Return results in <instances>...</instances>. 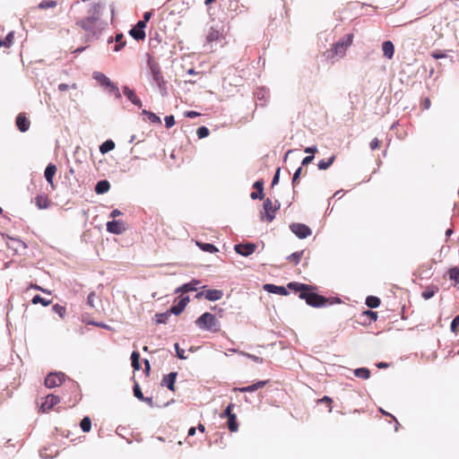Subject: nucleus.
Returning a JSON list of instances; mask_svg holds the SVG:
<instances>
[{
  "label": "nucleus",
  "instance_id": "obj_1",
  "mask_svg": "<svg viewBox=\"0 0 459 459\" xmlns=\"http://www.w3.org/2000/svg\"><path fill=\"white\" fill-rule=\"evenodd\" d=\"M288 288L294 290L295 292H299V297L301 299H305L307 305L314 307H321L326 305H333V303L341 302L339 298L329 299L314 292L316 288L305 283L292 281L288 284Z\"/></svg>",
  "mask_w": 459,
  "mask_h": 459
},
{
  "label": "nucleus",
  "instance_id": "obj_2",
  "mask_svg": "<svg viewBox=\"0 0 459 459\" xmlns=\"http://www.w3.org/2000/svg\"><path fill=\"white\" fill-rule=\"evenodd\" d=\"M76 25L86 32L87 39L92 38L100 33L101 26L99 7L94 5L92 10L90 11V15L77 21Z\"/></svg>",
  "mask_w": 459,
  "mask_h": 459
},
{
  "label": "nucleus",
  "instance_id": "obj_3",
  "mask_svg": "<svg viewBox=\"0 0 459 459\" xmlns=\"http://www.w3.org/2000/svg\"><path fill=\"white\" fill-rule=\"evenodd\" d=\"M353 34L345 35L337 41L331 49H327L323 53V56L326 59H333L334 57H342L345 56L347 48L352 44Z\"/></svg>",
  "mask_w": 459,
  "mask_h": 459
},
{
  "label": "nucleus",
  "instance_id": "obj_4",
  "mask_svg": "<svg viewBox=\"0 0 459 459\" xmlns=\"http://www.w3.org/2000/svg\"><path fill=\"white\" fill-rule=\"evenodd\" d=\"M195 324L199 328L213 333L219 332L221 327L220 322L216 316L208 312H205L201 316H199L195 320Z\"/></svg>",
  "mask_w": 459,
  "mask_h": 459
},
{
  "label": "nucleus",
  "instance_id": "obj_5",
  "mask_svg": "<svg viewBox=\"0 0 459 459\" xmlns=\"http://www.w3.org/2000/svg\"><path fill=\"white\" fill-rule=\"evenodd\" d=\"M280 208V204L275 201L274 205L270 198H266L263 204V211L261 212V220L271 222L275 218V212Z\"/></svg>",
  "mask_w": 459,
  "mask_h": 459
},
{
  "label": "nucleus",
  "instance_id": "obj_6",
  "mask_svg": "<svg viewBox=\"0 0 459 459\" xmlns=\"http://www.w3.org/2000/svg\"><path fill=\"white\" fill-rule=\"evenodd\" d=\"M151 74L152 75L153 81L156 82L157 86L162 96L167 95V82L164 80L160 66L156 63H149Z\"/></svg>",
  "mask_w": 459,
  "mask_h": 459
},
{
  "label": "nucleus",
  "instance_id": "obj_7",
  "mask_svg": "<svg viewBox=\"0 0 459 459\" xmlns=\"http://www.w3.org/2000/svg\"><path fill=\"white\" fill-rule=\"evenodd\" d=\"M65 380V375L61 372L50 373L45 378V385L48 388H54L56 386H60Z\"/></svg>",
  "mask_w": 459,
  "mask_h": 459
},
{
  "label": "nucleus",
  "instance_id": "obj_8",
  "mask_svg": "<svg viewBox=\"0 0 459 459\" xmlns=\"http://www.w3.org/2000/svg\"><path fill=\"white\" fill-rule=\"evenodd\" d=\"M290 229L299 238H306L312 234L311 229L303 223H292Z\"/></svg>",
  "mask_w": 459,
  "mask_h": 459
},
{
  "label": "nucleus",
  "instance_id": "obj_9",
  "mask_svg": "<svg viewBox=\"0 0 459 459\" xmlns=\"http://www.w3.org/2000/svg\"><path fill=\"white\" fill-rule=\"evenodd\" d=\"M60 402V398L55 394H48L40 404V411L42 412H48Z\"/></svg>",
  "mask_w": 459,
  "mask_h": 459
},
{
  "label": "nucleus",
  "instance_id": "obj_10",
  "mask_svg": "<svg viewBox=\"0 0 459 459\" xmlns=\"http://www.w3.org/2000/svg\"><path fill=\"white\" fill-rule=\"evenodd\" d=\"M223 293L220 290H207L204 291L198 292L195 298L200 299L201 298L204 297L207 300L215 301L221 299Z\"/></svg>",
  "mask_w": 459,
  "mask_h": 459
},
{
  "label": "nucleus",
  "instance_id": "obj_11",
  "mask_svg": "<svg viewBox=\"0 0 459 459\" xmlns=\"http://www.w3.org/2000/svg\"><path fill=\"white\" fill-rule=\"evenodd\" d=\"M146 28V24L144 22L139 21L136 25L130 30L129 34L136 40H143L146 37L144 29Z\"/></svg>",
  "mask_w": 459,
  "mask_h": 459
},
{
  "label": "nucleus",
  "instance_id": "obj_12",
  "mask_svg": "<svg viewBox=\"0 0 459 459\" xmlns=\"http://www.w3.org/2000/svg\"><path fill=\"white\" fill-rule=\"evenodd\" d=\"M126 230L123 221H111L107 223V230L113 234H121Z\"/></svg>",
  "mask_w": 459,
  "mask_h": 459
},
{
  "label": "nucleus",
  "instance_id": "obj_13",
  "mask_svg": "<svg viewBox=\"0 0 459 459\" xmlns=\"http://www.w3.org/2000/svg\"><path fill=\"white\" fill-rule=\"evenodd\" d=\"M255 249L256 245L253 243L238 244L235 246V251L243 256H247L253 254L255 251Z\"/></svg>",
  "mask_w": 459,
  "mask_h": 459
},
{
  "label": "nucleus",
  "instance_id": "obj_14",
  "mask_svg": "<svg viewBox=\"0 0 459 459\" xmlns=\"http://www.w3.org/2000/svg\"><path fill=\"white\" fill-rule=\"evenodd\" d=\"M34 203L36 206L42 210V209H48L51 206L52 201L46 194H39L34 198Z\"/></svg>",
  "mask_w": 459,
  "mask_h": 459
},
{
  "label": "nucleus",
  "instance_id": "obj_15",
  "mask_svg": "<svg viewBox=\"0 0 459 459\" xmlns=\"http://www.w3.org/2000/svg\"><path fill=\"white\" fill-rule=\"evenodd\" d=\"M189 300H190L189 297H187V296L182 297L176 305H173L170 307L169 313L177 315V316L181 314L184 311V309L186 308V307L188 304Z\"/></svg>",
  "mask_w": 459,
  "mask_h": 459
},
{
  "label": "nucleus",
  "instance_id": "obj_16",
  "mask_svg": "<svg viewBox=\"0 0 459 459\" xmlns=\"http://www.w3.org/2000/svg\"><path fill=\"white\" fill-rule=\"evenodd\" d=\"M16 126L21 132H26L30 128V121L24 113H20L16 117Z\"/></svg>",
  "mask_w": 459,
  "mask_h": 459
},
{
  "label": "nucleus",
  "instance_id": "obj_17",
  "mask_svg": "<svg viewBox=\"0 0 459 459\" xmlns=\"http://www.w3.org/2000/svg\"><path fill=\"white\" fill-rule=\"evenodd\" d=\"M56 173V166L55 164L49 163L44 172V176L48 183L51 186L52 189L55 188V185L53 182L54 176Z\"/></svg>",
  "mask_w": 459,
  "mask_h": 459
},
{
  "label": "nucleus",
  "instance_id": "obj_18",
  "mask_svg": "<svg viewBox=\"0 0 459 459\" xmlns=\"http://www.w3.org/2000/svg\"><path fill=\"white\" fill-rule=\"evenodd\" d=\"M267 380L265 381H258L253 385H247V386H244V387H239V388H234V391H238V392H241V393H252V392H255L260 388H263L266 384H267Z\"/></svg>",
  "mask_w": 459,
  "mask_h": 459
},
{
  "label": "nucleus",
  "instance_id": "obj_19",
  "mask_svg": "<svg viewBox=\"0 0 459 459\" xmlns=\"http://www.w3.org/2000/svg\"><path fill=\"white\" fill-rule=\"evenodd\" d=\"M123 92L134 105L137 106L138 108L142 107V101L136 96L134 91L131 90L128 86H125L123 88Z\"/></svg>",
  "mask_w": 459,
  "mask_h": 459
},
{
  "label": "nucleus",
  "instance_id": "obj_20",
  "mask_svg": "<svg viewBox=\"0 0 459 459\" xmlns=\"http://www.w3.org/2000/svg\"><path fill=\"white\" fill-rule=\"evenodd\" d=\"M176 378H177V373L171 372L163 377L161 384L166 385L169 390L174 392Z\"/></svg>",
  "mask_w": 459,
  "mask_h": 459
},
{
  "label": "nucleus",
  "instance_id": "obj_21",
  "mask_svg": "<svg viewBox=\"0 0 459 459\" xmlns=\"http://www.w3.org/2000/svg\"><path fill=\"white\" fill-rule=\"evenodd\" d=\"M254 188L255 192H252L250 197L252 199H263L264 198V182L262 180H257L254 184Z\"/></svg>",
  "mask_w": 459,
  "mask_h": 459
},
{
  "label": "nucleus",
  "instance_id": "obj_22",
  "mask_svg": "<svg viewBox=\"0 0 459 459\" xmlns=\"http://www.w3.org/2000/svg\"><path fill=\"white\" fill-rule=\"evenodd\" d=\"M382 50L384 56L388 58L392 59L394 54V46L390 40L384 41L382 44Z\"/></svg>",
  "mask_w": 459,
  "mask_h": 459
},
{
  "label": "nucleus",
  "instance_id": "obj_23",
  "mask_svg": "<svg viewBox=\"0 0 459 459\" xmlns=\"http://www.w3.org/2000/svg\"><path fill=\"white\" fill-rule=\"evenodd\" d=\"M93 78L102 86H106L107 88H109L113 82L110 81V79L106 76L104 74L100 72H95L93 73Z\"/></svg>",
  "mask_w": 459,
  "mask_h": 459
},
{
  "label": "nucleus",
  "instance_id": "obj_24",
  "mask_svg": "<svg viewBox=\"0 0 459 459\" xmlns=\"http://www.w3.org/2000/svg\"><path fill=\"white\" fill-rule=\"evenodd\" d=\"M264 288L265 290H267L271 293L279 294L281 296L288 295L287 290L282 286H276L273 284H265Z\"/></svg>",
  "mask_w": 459,
  "mask_h": 459
},
{
  "label": "nucleus",
  "instance_id": "obj_25",
  "mask_svg": "<svg viewBox=\"0 0 459 459\" xmlns=\"http://www.w3.org/2000/svg\"><path fill=\"white\" fill-rule=\"evenodd\" d=\"M199 283V281H192L191 282L185 283L179 288L177 289L176 292H188L196 290V285Z\"/></svg>",
  "mask_w": 459,
  "mask_h": 459
},
{
  "label": "nucleus",
  "instance_id": "obj_26",
  "mask_svg": "<svg viewBox=\"0 0 459 459\" xmlns=\"http://www.w3.org/2000/svg\"><path fill=\"white\" fill-rule=\"evenodd\" d=\"M14 41V32L10 31L6 37L3 39H0V47L4 48H9Z\"/></svg>",
  "mask_w": 459,
  "mask_h": 459
},
{
  "label": "nucleus",
  "instance_id": "obj_27",
  "mask_svg": "<svg viewBox=\"0 0 459 459\" xmlns=\"http://www.w3.org/2000/svg\"><path fill=\"white\" fill-rule=\"evenodd\" d=\"M110 187L109 182L107 180L99 181L95 186L97 194H104L108 191Z\"/></svg>",
  "mask_w": 459,
  "mask_h": 459
},
{
  "label": "nucleus",
  "instance_id": "obj_28",
  "mask_svg": "<svg viewBox=\"0 0 459 459\" xmlns=\"http://www.w3.org/2000/svg\"><path fill=\"white\" fill-rule=\"evenodd\" d=\"M227 426L231 432L238 431V424L237 422V415L235 413L228 418Z\"/></svg>",
  "mask_w": 459,
  "mask_h": 459
},
{
  "label": "nucleus",
  "instance_id": "obj_29",
  "mask_svg": "<svg viewBox=\"0 0 459 459\" xmlns=\"http://www.w3.org/2000/svg\"><path fill=\"white\" fill-rule=\"evenodd\" d=\"M196 245L204 252H208V253L218 252V248L212 244L202 243L200 241H196Z\"/></svg>",
  "mask_w": 459,
  "mask_h": 459
},
{
  "label": "nucleus",
  "instance_id": "obj_30",
  "mask_svg": "<svg viewBox=\"0 0 459 459\" xmlns=\"http://www.w3.org/2000/svg\"><path fill=\"white\" fill-rule=\"evenodd\" d=\"M115 148V143L112 140H107L105 141L100 146V152L102 154H105L110 151H112Z\"/></svg>",
  "mask_w": 459,
  "mask_h": 459
},
{
  "label": "nucleus",
  "instance_id": "obj_31",
  "mask_svg": "<svg viewBox=\"0 0 459 459\" xmlns=\"http://www.w3.org/2000/svg\"><path fill=\"white\" fill-rule=\"evenodd\" d=\"M335 160V155H332L328 160H321L318 164H317V167L319 169L321 170H325L327 169L333 163V161Z\"/></svg>",
  "mask_w": 459,
  "mask_h": 459
},
{
  "label": "nucleus",
  "instance_id": "obj_32",
  "mask_svg": "<svg viewBox=\"0 0 459 459\" xmlns=\"http://www.w3.org/2000/svg\"><path fill=\"white\" fill-rule=\"evenodd\" d=\"M303 254H304V250H301V251H299V252H294L291 255H290L287 257V259L290 263H292L293 264L297 265L300 262V260H301V258L303 256Z\"/></svg>",
  "mask_w": 459,
  "mask_h": 459
},
{
  "label": "nucleus",
  "instance_id": "obj_33",
  "mask_svg": "<svg viewBox=\"0 0 459 459\" xmlns=\"http://www.w3.org/2000/svg\"><path fill=\"white\" fill-rule=\"evenodd\" d=\"M221 36V33L213 28H211L210 30L207 33L206 39L209 42L216 41L218 40Z\"/></svg>",
  "mask_w": 459,
  "mask_h": 459
},
{
  "label": "nucleus",
  "instance_id": "obj_34",
  "mask_svg": "<svg viewBox=\"0 0 459 459\" xmlns=\"http://www.w3.org/2000/svg\"><path fill=\"white\" fill-rule=\"evenodd\" d=\"M142 113L145 115L152 123L159 125L161 124L160 117H158L155 113L148 111L146 109H143Z\"/></svg>",
  "mask_w": 459,
  "mask_h": 459
},
{
  "label": "nucleus",
  "instance_id": "obj_35",
  "mask_svg": "<svg viewBox=\"0 0 459 459\" xmlns=\"http://www.w3.org/2000/svg\"><path fill=\"white\" fill-rule=\"evenodd\" d=\"M354 375L362 379H368L370 377V371L366 368H359L354 370Z\"/></svg>",
  "mask_w": 459,
  "mask_h": 459
},
{
  "label": "nucleus",
  "instance_id": "obj_36",
  "mask_svg": "<svg viewBox=\"0 0 459 459\" xmlns=\"http://www.w3.org/2000/svg\"><path fill=\"white\" fill-rule=\"evenodd\" d=\"M132 367L134 370H139L141 368L140 365V354L138 351H133L131 354Z\"/></svg>",
  "mask_w": 459,
  "mask_h": 459
},
{
  "label": "nucleus",
  "instance_id": "obj_37",
  "mask_svg": "<svg viewBox=\"0 0 459 459\" xmlns=\"http://www.w3.org/2000/svg\"><path fill=\"white\" fill-rule=\"evenodd\" d=\"M366 305L371 308L377 307L380 305V299L375 296H368L366 299Z\"/></svg>",
  "mask_w": 459,
  "mask_h": 459
},
{
  "label": "nucleus",
  "instance_id": "obj_38",
  "mask_svg": "<svg viewBox=\"0 0 459 459\" xmlns=\"http://www.w3.org/2000/svg\"><path fill=\"white\" fill-rule=\"evenodd\" d=\"M81 429L83 432H89L91 429V420L89 417H84L81 423H80Z\"/></svg>",
  "mask_w": 459,
  "mask_h": 459
},
{
  "label": "nucleus",
  "instance_id": "obj_39",
  "mask_svg": "<svg viewBox=\"0 0 459 459\" xmlns=\"http://www.w3.org/2000/svg\"><path fill=\"white\" fill-rule=\"evenodd\" d=\"M57 5L56 1L54 0H43L39 4V9L54 8Z\"/></svg>",
  "mask_w": 459,
  "mask_h": 459
},
{
  "label": "nucleus",
  "instance_id": "obj_40",
  "mask_svg": "<svg viewBox=\"0 0 459 459\" xmlns=\"http://www.w3.org/2000/svg\"><path fill=\"white\" fill-rule=\"evenodd\" d=\"M31 302L34 305L40 303L44 307H48V305L51 304V300H47V299L41 298L39 295H36L35 297H33Z\"/></svg>",
  "mask_w": 459,
  "mask_h": 459
},
{
  "label": "nucleus",
  "instance_id": "obj_41",
  "mask_svg": "<svg viewBox=\"0 0 459 459\" xmlns=\"http://www.w3.org/2000/svg\"><path fill=\"white\" fill-rule=\"evenodd\" d=\"M437 290V287H428L423 292H422V297L425 299H429L430 298H432L436 291Z\"/></svg>",
  "mask_w": 459,
  "mask_h": 459
},
{
  "label": "nucleus",
  "instance_id": "obj_42",
  "mask_svg": "<svg viewBox=\"0 0 459 459\" xmlns=\"http://www.w3.org/2000/svg\"><path fill=\"white\" fill-rule=\"evenodd\" d=\"M53 310L61 318H64L66 314V308L64 306L59 304H56L53 306Z\"/></svg>",
  "mask_w": 459,
  "mask_h": 459
},
{
  "label": "nucleus",
  "instance_id": "obj_43",
  "mask_svg": "<svg viewBox=\"0 0 459 459\" xmlns=\"http://www.w3.org/2000/svg\"><path fill=\"white\" fill-rule=\"evenodd\" d=\"M317 403L326 404L329 412H331L333 411V406H332L333 399L329 396H324L323 398L318 399Z\"/></svg>",
  "mask_w": 459,
  "mask_h": 459
},
{
  "label": "nucleus",
  "instance_id": "obj_44",
  "mask_svg": "<svg viewBox=\"0 0 459 459\" xmlns=\"http://www.w3.org/2000/svg\"><path fill=\"white\" fill-rule=\"evenodd\" d=\"M235 407V404L230 403L227 407L226 409L224 410V411L222 413H221L220 417L221 419L223 418H230V415L234 414L232 412L233 409Z\"/></svg>",
  "mask_w": 459,
  "mask_h": 459
},
{
  "label": "nucleus",
  "instance_id": "obj_45",
  "mask_svg": "<svg viewBox=\"0 0 459 459\" xmlns=\"http://www.w3.org/2000/svg\"><path fill=\"white\" fill-rule=\"evenodd\" d=\"M449 278L455 282H459V268L458 267H453L449 270Z\"/></svg>",
  "mask_w": 459,
  "mask_h": 459
},
{
  "label": "nucleus",
  "instance_id": "obj_46",
  "mask_svg": "<svg viewBox=\"0 0 459 459\" xmlns=\"http://www.w3.org/2000/svg\"><path fill=\"white\" fill-rule=\"evenodd\" d=\"M198 138L202 139L207 137L210 134L209 129L206 126H200L196 131Z\"/></svg>",
  "mask_w": 459,
  "mask_h": 459
},
{
  "label": "nucleus",
  "instance_id": "obj_47",
  "mask_svg": "<svg viewBox=\"0 0 459 459\" xmlns=\"http://www.w3.org/2000/svg\"><path fill=\"white\" fill-rule=\"evenodd\" d=\"M363 316H367L370 322H376L377 320V313L373 312L371 310H366L362 314Z\"/></svg>",
  "mask_w": 459,
  "mask_h": 459
},
{
  "label": "nucleus",
  "instance_id": "obj_48",
  "mask_svg": "<svg viewBox=\"0 0 459 459\" xmlns=\"http://www.w3.org/2000/svg\"><path fill=\"white\" fill-rule=\"evenodd\" d=\"M98 299L96 293L94 291L91 292L87 298V304L91 307H95V300Z\"/></svg>",
  "mask_w": 459,
  "mask_h": 459
},
{
  "label": "nucleus",
  "instance_id": "obj_49",
  "mask_svg": "<svg viewBox=\"0 0 459 459\" xmlns=\"http://www.w3.org/2000/svg\"><path fill=\"white\" fill-rule=\"evenodd\" d=\"M109 91L115 96L116 99L119 100L121 98V93L119 91V89L115 83H112L110 87L108 88Z\"/></svg>",
  "mask_w": 459,
  "mask_h": 459
},
{
  "label": "nucleus",
  "instance_id": "obj_50",
  "mask_svg": "<svg viewBox=\"0 0 459 459\" xmlns=\"http://www.w3.org/2000/svg\"><path fill=\"white\" fill-rule=\"evenodd\" d=\"M134 394L139 400H143L144 399V396H143V394L142 393L140 385L137 383H135V385H134Z\"/></svg>",
  "mask_w": 459,
  "mask_h": 459
},
{
  "label": "nucleus",
  "instance_id": "obj_51",
  "mask_svg": "<svg viewBox=\"0 0 459 459\" xmlns=\"http://www.w3.org/2000/svg\"><path fill=\"white\" fill-rule=\"evenodd\" d=\"M156 316L158 324H165L169 316V311L167 313L158 314Z\"/></svg>",
  "mask_w": 459,
  "mask_h": 459
},
{
  "label": "nucleus",
  "instance_id": "obj_52",
  "mask_svg": "<svg viewBox=\"0 0 459 459\" xmlns=\"http://www.w3.org/2000/svg\"><path fill=\"white\" fill-rule=\"evenodd\" d=\"M69 89L76 90L77 89V84L75 82H74L71 85L66 84V83H60L58 85V90L61 91H67Z\"/></svg>",
  "mask_w": 459,
  "mask_h": 459
},
{
  "label": "nucleus",
  "instance_id": "obj_53",
  "mask_svg": "<svg viewBox=\"0 0 459 459\" xmlns=\"http://www.w3.org/2000/svg\"><path fill=\"white\" fill-rule=\"evenodd\" d=\"M459 328V315L456 316L451 323V331L455 333L458 332Z\"/></svg>",
  "mask_w": 459,
  "mask_h": 459
},
{
  "label": "nucleus",
  "instance_id": "obj_54",
  "mask_svg": "<svg viewBox=\"0 0 459 459\" xmlns=\"http://www.w3.org/2000/svg\"><path fill=\"white\" fill-rule=\"evenodd\" d=\"M165 124H166L167 128H170L171 126H173L175 125L174 116H172V115L166 116L165 117Z\"/></svg>",
  "mask_w": 459,
  "mask_h": 459
},
{
  "label": "nucleus",
  "instance_id": "obj_55",
  "mask_svg": "<svg viewBox=\"0 0 459 459\" xmlns=\"http://www.w3.org/2000/svg\"><path fill=\"white\" fill-rule=\"evenodd\" d=\"M301 172H302V168H301V167H299V168L295 171V173H294V175H293V178H292V185H293L294 186L298 184V182H299V177H300V175H301Z\"/></svg>",
  "mask_w": 459,
  "mask_h": 459
},
{
  "label": "nucleus",
  "instance_id": "obj_56",
  "mask_svg": "<svg viewBox=\"0 0 459 459\" xmlns=\"http://www.w3.org/2000/svg\"><path fill=\"white\" fill-rule=\"evenodd\" d=\"M369 146H370V149H371V150H377V149H379V148L381 147V141H380V140H378L377 138H374V139H372V141L370 142Z\"/></svg>",
  "mask_w": 459,
  "mask_h": 459
},
{
  "label": "nucleus",
  "instance_id": "obj_57",
  "mask_svg": "<svg viewBox=\"0 0 459 459\" xmlns=\"http://www.w3.org/2000/svg\"><path fill=\"white\" fill-rule=\"evenodd\" d=\"M431 56L435 59H440L446 57V55L439 50H437L431 53Z\"/></svg>",
  "mask_w": 459,
  "mask_h": 459
},
{
  "label": "nucleus",
  "instance_id": "obj_58",
  "mask_svg": "<svg viewBox=\"0 0 459 459\" xmlns=\"http://www.w3.org/2000/svg\"><path fill=\"white\" fill-rule=\"evenodd\" d=\"M431 106V101L429 98H425L421 103H420V107L422 109H429Z\"/></svg>",
  "mask_w": 459,
  "mask_h": 459
},
{
  "label": "nucleus",
  "instance_id": "obj_59",
  "mask_svg": "<svg viewBox=\"0 0 459 459\" xmlns=\"http://www.w3.org/2000/svg\"><path fill=\"white\" fill-rule=\"evenodd\" d=\"M313 160H314V155L307 156L303 159L301 164H302V166H306V165L309 164L310 162H312Z\"/></svg>",
  "mask_w": 459,
  "mask_h": 459
},
{
  "label": "nucleus",
  "instance_id": "obj_60",
  "mask_svg": "<svg viewBox=\"0 0 459 459\" xmlns=\"http://www.w3.org/2000/svg\"><path fill=\"white\" fill-rule=\"evenodd\" d=\"M175 348H176V351H177V355L179 359H185V356H184V350H180L179 349V345L178 343L175 344Z\"/></svg>",
  "mask_w": 459,
  "mask_h": 459
},
{
  "label": "nucleus",
  "instance_id": "obj_61",
  "mask_svg": "<svg viewBox=\"0 0 459 459\" xmlns=\"http://www.w3.org/2000/svg\"><path fill=\"white\" fill-rule=\"evenodd\" d=\"M280 171H281V169H280V168H279V169H277L276 173H275V175H274V177H273V181H272V185H273V186H274V185L278 184V182H279V177H280Z\"/></svg>",
  "mask_w": 459,
  "mask_h": 459
},
{
  "label": "nucleus",
  "instance_id": "obj_62",
  "mask_svg": "<svg viewBox=\"0 0 459 459\" xmlns=\"http://www.w3.org/2000/svg\"><path fill=\"white\" fill-rule=\"evenodd\" d=\"M30 288H33V289L38 290H40V291H42L44 293H48V294L51 293L49 290H48L46 289H43L42 287H40V286H39L37 284H31Z\"/></svg>",
  "mask_w": 459,
  "mask_h": 459
},
{
  "label": "nucleus",
  "instance_id": "obj_63",
  "mask_svg": "<svg viewBox=\"0 0 459 459\" xmlns=\"http://www.w3.org/2000/svg\"><path fill=\"white\" fill-rule=\"evenodd\" d=\"M317 152V148L316 146L314 147H307L305 149L306 153H310L311 155H314Z\"/></svg>",
  "mask_w": 459,
  "mask_h": 459
},
{
  "label": "nucleus",
  "instance_id": "obj_64",
  "mask_svg": "<svg viewBox=\"0 0 459 459\" xmlns=\"http://www.w3.org/2000/svg\"><path fill=\"white\" fill-rule=\"evenodd\" d=\"M186 117H190V118H193V117H196L199 116V113L195 112V111H186L185 113Z\"/></svg>",
  "mask_w": 459,
  "mask_h": 459
}]
</instances>
